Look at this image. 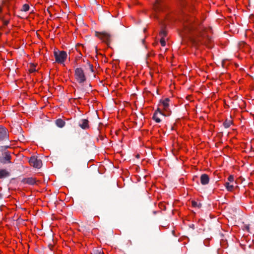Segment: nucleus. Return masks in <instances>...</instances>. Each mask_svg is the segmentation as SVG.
<instances>
[{
	"label": "nucleus",
	"mask_w": 254,
	"mask_h": 254,
	"mask_svg": "<svg viewBox=\"0 0 254 254\" xmlns=\"http://www.w3.org/2000/svg\"><path fill=\"white\" fill-rule=\"evenodd\" d=\"M211 37L206 35L204 32L200 33L199 38L198 39L192 38L191 39V42L194 46H197L199 44H204L209 48L211 46H209L208 44L211 42Z\"/></svg>",
	"instance_id": "nucleus-1"
},
{
	"label": "nucleus",
	"mask_w": 254,
	"mask_h": 254,
	"mask_svg": "<svg viewBox=\"0 0 254 254\" xmlns=\"http://www.w3.org/2000/svg\"><path fill=\"white\" fill-rule=\"evenodd\" d=\"M54 55L56 62L60 64L64 63L67 58V54L66 52L64 51H55L54 52Z\"/></svg>",
	"instance_id": "nucleus-2"
},
{
	"label": "nucleus",
	"mask_w": 254,
	"mask_h": 254,
	"mask_svg": "<svg viewBox=\"0 0 254 254\" xmlns=\"http://www.w3.org/2000/svg\"><path fill=\"white\" fill-rule=\"evenodd\" d=\"M75 77L77 81L82 84L86 81V77L83 70L81 68H76L75 70Z\"/></svg>",
	"instance_id": "nucleus-3"
},
{
	"label": "nucleus",
	"mask_w": 254,
	"mask_h": 254,
	"mask_svg": "<svg viewBox=\"0 0 254 254\" xmlns=\"http://www.w3.org/2000/svg\"><path fill=\"white\" fill-rule=\"evenodd\" d=\"M95 36L101 39L104 42L106 43L107 44L111 41V35L105 32H95Z\"/></svg>",
	"instance_id": "nucleus-4"
},
{
	"label": "nucleus",
	"mask_w": 254,
	"mask_h": 254,
	"mask_svg": "<svg viewBox=\"0 0 254 254\" xmlns=\"http://www.w3.org/2000/svg\"><path fill=\"white\" fill-rule=\"evenodd\" d=\"M29 162L31 165L36 168H41L42 165V161L35 156H32Z\"/></svg>",
	"instance_id": "nucleus-5"
},
{
	"label": "nucleus",
	"mask_w": 254,
	"mask_h": 254,
	"mask_svg": "<svg viewBox=\"0 0 254 254\" xmlns=\"http://www.w3.org/2000/svg\"><path fill=\"white\" fill-rule=\"evenodd\" d=\"M11 156L8 151L2 153V157H0V162L2 164L10 163Z\"/></svg>",
	"instance_id": "nucleus-6"
},
{
	"label": "nucleus",
	"mask_w": 254,
	"mask_h": 254,
	"mask_svg": "<svg viewBox=\"0 0 254 254\" xmlns=\"http://www.w3.org/2000/svg\"><path fill=\"white\" fill-rule=\"evenodd\" d=\"M160 105L162 106L164 111L166 113V114H164L165 116H169L171 113V111L169 108V103H166L162 100H160Z\"/></svg>",
	"instance_id": "nucleus-7"
},
{
	"label": "nucleus",
	"mask_w": 254,
	"mask_h": 254,
	"mask_svg": "<svg viewBox=\"0 0 254 254\" xmlns=\"http://www.w3.org/2000/svg\"><path fill=\"white\" fill-rule=\"evenodd\" d=\"M36 179L33 177L23 178L21 180V183L24 184H28L30 185H33L36 183Z\"/></svg>",
	"instance_id": "nucleus-8"
},
{
	"label": "nucleus",
	"mask_w": 254,
	"mask_h": 254,
	"mask_svg": "<svg viewBox=\"0 0 254 254\" xmlns=\"http://www.w3.org/2000/svg\"><path fill=\"white\" fill-rule=\"evenodd\" d=\"M89 121L87 119H82L78 123V126L83 129H86L89 127Z\"/></svg>",
	"instance_id": "nucleus-9"
},
{
	"label": "nucleus",
	"mask_w": 254,
	"mask_h": 254,
	"mask_svg": "<svg viewBox=\"0 0 254 254\" xmlns=\"http://www.w3.org/2000/svg\"><path fill=\"white\" fill-rule=\"evenodd\" d=\"M7 136V132L6 129L2 126H0V140L4 139Z\"/></svg>",
	"instance_id": "nucleus-10"
},
{
	"label": "nucleus",
	"mask_w": 254,
	"mask_h": 254,
	"mask_svg": "<svg viewBox=\"0 0 254 254\" xmlns=\"http://www.w3.org/2000/svg\"><path fill=\"white\" fill-rule=\"evenodd\" d=\"M200 180V183L202 185H206L209 183V177L207 174H203L201 175Z\"/></svg>",
	"instance_id": "nucleus-11"
},
{
	"label": "nucleus",
	"mask_w": 254,
	"mask_h": 254,
	"mask_svg": "<svg viewBox=\"0 0 254 254\" xmlns=\"http://www.w3.org/2000/svg\"><path fill=\"white\" fill-rule=\"evenodd\" d=\"M10 176V173L5 169L0 170V179H3Z\"/></svg>",
	"instance_id": "nucleus-12"
},
{
	"label": "nucleus",
	"mask_w": 254,
	"mask_h": 254,
	"mask_svg": "<svg viewBox=\"0 0 254 254\" xmlns=\"http://www.w3.org/2000/svg\"><path fill=\"white\" fill-rule=\"evenodd\" d=\"M65 122L61 119H58L56 121V125L59 127H63L65 126Z\"/></svg>",
	"instance_id": "nucleus-13"
},
{
	"label": "nucleus",
	"mask_w": 254,
	"mask_h": 254,
	"mask_svg": "<svg viewBox=\"0 0 254 254\" xmlns=\"http://www.w3.org/2000/svg\"><path fill=\"white\" fill-rule=\"evenodd\" d=\"M91 87V85L89 84L87 86L81 85L80 87H79L80 90L82 92H85L86 94L88 93V91L89 90V88Z\"/></svg>",
	"instance_id": "nucleus-14"
},
{
	"label": "nucleus",
	"mask_w": 254,
	"mask_h": 254,
	"mask_svg": "<svg viewBox=\"0 0 254 254\" xmlns=\"http://www.w3.org/2000/svg\"><path fill=\"white\" fill-rule=\"evenodd\" d=\"M232 123V121L231 120H226L223 123V126L225 128H228Z\"/></svg>",
	"instance_id": "nucleus-15"
},
{
	"label": "nucleus",
	"mask_w": 254,
	"mask_h": 254,
	"mask_svg": "<svg viewBox=\"0 0 254 254\" xmlns=\"http://www.w3.org/2000/svg\"><path fill=\"white\" fill-rule=\"evenodd\" d=\"M225 186L228 191H232L234 188V185H231L229 182H226Z\"/></svg>",
	"instance_id": "nucleus-16"
},
{
	"label": "nucleus",
	"mask_w": 254,
	"mask_h": 254,
	"mask_svg": "<svg viewBox=\"0 0 254 254\" xmlns=\"http://www.w3.org/2000/svg\"><path fill=\"white\" fill-rule=\"evenodd\" d=\"M191 204H192V206L194 207L200 208L202 206V204L201 203L197 202L194 200L191 201Z\"/></svg>",
	"instance_id": "nucleus-17"
},
{
	"label": "nucleus",
	"mask_w": 254,
	"mask_h": 254,
	"mask_svg": "<svg viewBox=\"0 0 254 254\" xmlns=\"http://www.w3.org/2000/svg\"><path fill=\"white\" fill-rule=\"evenodd\" d=\"M152 119L153 120H154L156 123H160L161 122V120L160 119V118H159L158 117H157V112H155L154 114H153V117H152Z\"/></svg>",
	"instance_id": "nucleus-18"
},
{
	"label": "nucleus",
	"mask_w": 254,
	"mask_h": 254,
	"mask_svg": "<svg viewBox=\"0 0 254 254\" xmlns=\"http://www.w3.org/2000/svg\"><path fill=\"white\" fill-rule=\"evenodd\" d=\"M92 254H104L103 251L99 249H93Z\"/></svg>",
	"instance_id": "nucleus-19"
},
{
	"label": "nucleus",
	"mask_w": 254,
	"mask_h": 254,
	"mask_svg": "<svg viewBox=\"0 0 254 254\" xmlns=\"http://www.w3.org/2000/svg\"><path fill=\"white\" fill-rule=\"evenodd\" d=\"M9 21H10V18H8V19H6L2 21V23H3V26L0 27V29L1 30V29H3L4 26H7L9 24Z\"/></svg>",
	"instance_id": "nucleus-20"
},
{
	"label": "nucleus",
	"mask_w": 254,
	"mask_h": 254,
	"mask_svg": "<svg viewBox=\"0 0 254 254\" xmlns=\"http://www.w3.org/2000/svg\"><path fill=\"white\" fill-rule=\"evenodd\" d=\"M11 0H2V4L6 5L8 7L11 4L10 2Z\"/></svg>",
	"instance_id": "nucleus-21"
},
{
	"label": "nucleus",
	"mask_w": 254,
	"mask_h": 254,
	"mask_svg": "<svg viewBox=\"0 0 254 254\" xmlns=\"http://www.w3.org/2000/svg\"><path fill=\"white\" fill-rule=\"evenodd\" d=\"M154 8L155 10H159L160 9V7L159 6V2L158 0H157L156 3L154 5Z\"/></svg>",
	"instance_id": "nucleus-22"
},
{
	"label": "nucleus",
	"mask_w": 254,
	"mask_h": 254,
	"mask_svg": "<svg viewBox=\"0 0 254 254\" xmlns=\"http://www.w3.org/2000/svg\"><path fill=\"white\" fill-rule=\"evenodd\" d=\"M29 9V6L27 4H24L22 8L21 9L22 11H27Z\"/></svg>",
	"instance_id": "nucleus-23"
},
{
	"label": "nucleus",
	"mask_w": 254,
	"mask_h": 254,
	"mask_svg": "<svg viewBox=\"0 0 254 254\" xmlns=\"http://www.w3.org/2000/svg\"><path fill=\"white\" fill-rule=\"evenodd\" d=\"M160 35L161 36V38H165L167 35V32L165 30H162L160 32Z\"/></svg>",
	"instance_id": "nucleus-24"
},
{
	"label": "nucleus",
	"mask_w": 254,
	"mask_h": 254,
	"mask_svg": "<svg viewBox=\"0 0 254 254\" xmlns=\"http://www.w3.org/2000/svg\"><path fill=\"white\" fill-rule=\"evenodd\" d=\"M55 245V242L53 239L52 240L51 242L49 243L48 244V247L51 250H52L53 248L54 247Z\"/></svg>",
	"instance_id": "nucleus-25"
},
{
	"label": "nucleus",
	"mask_w": 254,
	"mask_h": 254,
	"mask_svg": "<svg viewBox=\"0 0 254 254\" xmlns=\"http://www.w3.org/2000/svg\"><path fill=\"white\" fill-rule=\"evenodd\" d=\"M155 112H157V114L158 113H159L160 114L162 115H163L164 116H165V115L164 114H166V113L164 111L163 112L161 110V109L159 108H157V109L155 111Z\"/></svg>",
	"instance_id": "nucleus-26"
},
{
	"label": "nucleus",
	"mask_w": 254,
	"mask_h": 254,
	"mask_svg": "<svg viewBox=\"0 0 254 254\" xmlns=\"http://www.w3.org/2000/svg\"><path fill=\"white\" fill-rule=\"evenodd\" d=\"M160 42L162 46L164 47L166 45V41L165 38H161Z\"/></svg>",
	"instance_id": "nucleus-27"
},
{
	"label": "nucleus",
	"mask_w": 254,
	"mask_h": 254,
	"mask_svg": "<svg viewBox=\"0 0 254 254\" xmlns=\"http://www.w3.org/2000/svg\"><path fill=\"white\" fill-rule=\"evenodd\" d=\"M228 180L230 182H233L234 181V177L233 175H230L228 177Z\"/></svg>",
	"instance_id": "nucleus-28"
},
{
	"label": "nucleus",
	"mask_w": 254,
	"mask_h": 254,
	"mask_svg": "<svg viewBox=\"0 0 254 254\" xmlns=\"http://www.w3.org/2000/svg\"><path fill=\"white\" fill-rule=\"evenodd\" d=\"M35 67V66L34 64H32L31 68L30 69V72H34L36 70Z\"/></svg>",
	"instance_id": "nucleus-29"
},
{
	"label": "nucleus",
	"mask_w": 254,
	"mask_h": 254,
	"mask_svg": "<svg viewBox=\"0 0 254 254\" xmlns=\"http://www.w3.org/2000/svg\"><path fill=\"white\" fill-rule=\"evenodd\" d=\"M8 18L6 17L5 16H2V15H0V20H1V21H2L6 19H8Z\"/></svg>",
	"instance_id": "nucleus-30"
},
{
	"label": "nucleus",
	"mask_w": 254,
	"mask_h": 254,
	"mask_svg": "<svg viewBox=\"0 0 254 254\" xmlns=\"http://www.w3.org/2000/svg\"><path fill=\"white\" fill-rule=\"evenodd\" d=\"M89 67L91 72H94L93 65L90 64H89Z\"/></svg>",
	"instance_id": "nucleus-31"
},
{
	"label": "nucleus",
	"mask_w": 254,
	"mask_h": 254,
	"mask_svg": "<svg viewBox=\"0 0 254 254\" xmlns=\"http://www.w3.org/2000/svg\"><path fill=\"white\" fill-rule=\"evenodd\" d=\"M161 100L168 103H169V102L170 101V100L169 98H166L164 100Z\"/></svg>",
	"instance_id": "nucleus-32"
},
{
	"label": "nucleus",
	"mask_w": 254,
	"mask_h": 254,
	"mask_svg": "<svg viewBox=\"0 0 254 254\" xmlns=\"http://www.w3.org/2000/svg\"><path fill=\"white\" fill-rule=\"evenodd\" d=\"M190 227L192 228V229H194V225L193 224H191L190 225Z\"/></svg>",
	"instance_id": "nucleus-33"
},
{
	"label": "nucleus",
	"mask_w": 254,
	"mask_h": 254,
	"mask_svg": "<svg viewBox=\"0 0 254 254\" xmlns=\"http://www.w3.org/2000/svg\"><path fill=\"white\" fill-rule=\"evenodd\" d=\"M2 194L0 193V199H2Z\"/></svg>",
	"instance_id": "nucleus-34"
},
{
	"label": "nucleus",
	"mask_w": 254,
	"mask_h": 254,
	"mask_svg": "<svg viewBox=\"0 0 254 254\" xmlns=\"http://www.w3.org/2000/svg\"><path fill=\"white\" fill-rule=\"evenodd\" d=\"M2 12V7L0 6V13Z\"/></svg>",
	"instance_id": "nucleus-35"
},
{
	"label": "nucleus",
	"mask_w": 254,
	"mask_h": 254,
	"mask_svg": "<svg viewBox=\"0 0 254 254\" xmlns=\"http://www.w3.org/2000/svg\"><path fill=\"white\" fill-rule=\"evenodd\" d=\"M144 41H145L144 39H142V43H143L144 42Z\"/></svg>",
	"instance_id": "nucleus-36"
},
{
	"label": "nucleus",
	"mask_w": 254,
	"mask_h": 254,
	"mask_svg": "<svg viewBox=\"0 0 254 254\" xmlns=\"http://www.w3.org/2000/svg\"><path fill=\"white\" fill-rule=\"evenodd\" d=\"M47 11H48L49 13H50V11H49V8H48V9H47Z\"/></svg>",
	"instance_id": "nucleus-37"
},
{
	"label": "nucleus",
	"mask_w": 254,
	"mask_h": 254,
	"mask_svg": "<svg viewBox=\"0 0 254 254\" xmlns=\"http://www.w3.org/2000/svg\"><path fill=\"white\" fill-rule=\"evenodd\" d=\"M174 129V127H171V130H173Z\"/></svg>",
	"instance_id": "nucleus-38"
},
{
	"label": "nucleus",
	"mask_w": 254,
	"mask_h": 254,
	"mask_svg": "<svg viewBox=\"0 0 254 254\" xmlns=\"http://www.w3.org/2000/svg\"><path fill=\"white\" fill-rule=\"evenodd\" d=\"M247 229L248 230L249 229V226H247Z\"/></svg>",
	"instance_id": "nucleus-39"
},
{
	"label": "nucleus",
	"mask_w": 254,
	"mask_h": 254,
	"mask_svg": "<svg viewBox=\"0 0 254 254\" xmlns=\"http://www.w3.org/2000/svg\"><path fill=\"white\" fill-rule=\"evenodd\" d=\"M87 64L89 65V64H90V63H89V62L87 61Z\"/></svg>",
	"instance_id": "nucleus-40"
}]
</instances>
